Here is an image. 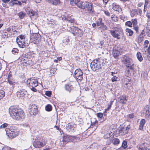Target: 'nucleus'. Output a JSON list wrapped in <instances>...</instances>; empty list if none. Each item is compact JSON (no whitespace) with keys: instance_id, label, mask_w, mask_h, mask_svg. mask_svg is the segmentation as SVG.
<instances>
[{"instance_id":"49","label":"nucleus","mask_w":150,"mask_h":150,"mask_svg":"<svg viewBox=\"0 0 150 150\" xmlns=\"http://www.w3.org/2000/svg\"><path fill=\"white\" fill-rule=\"evenodd\" d=\"M127 67V68H129L131 70H134V64H132L131 65H129V67Z\"/></svg>"},{"instance_id":"57","label":"nucleus","mask_w":150,"mask_h":150,"mask_svg":"<svg viewBox=\"0 0 150 150\" xmlns=\"http://www.w3.org/2000/svg\"><path fill=\"white\" fill-rule=\"evenodd\" d=\"M3 150H10V148L8 147L5 146L3 148Z\"/></svg>"},{"instance_id":"64","label":"nucleus","mask_w":150,"mask_h":150,"mask_svg":"<svg viewBox=\"0 0 150 150\" xmlns=\"http://www.w3.org/2000/svg\"><path fill=\"white\" fill-rule=\"evenodd\" d=\"M147 50H147L148 52V53L150 52V43L149 44V46L148 47V48L147 49Z\"/></svg>"},{"instance_id":"27","label":"nucleus","mask_w":150,"mask_h":150,"mask_svg":"<svg viewBox=\"0 0 150 150\" xmlns=\"http://www.w3.org/2000/svg\"><path fill=\"white\" fill-rule=\"evenodd\" d=\"M112 8L113 10L116 11L119 10V6L118 5L116 4V3H113L112 4Z\"/></svg>"},{"instance_id":"4","label":"nucleus","mask_w":150,"mask_h":150,"mask_svg":"<svg viewBox=\"0 0 150 150\" xmlns=\"http://www.w3.org/2000/svg\"><path fill=\"white\" fill-rule=\"evenodd\" d=\"M15 128L13 126H11L5 129L6 134L9 138H12L18 135V132Z\"/></svg>"},{"instance_id":"20","label":"nucleus","mask_w":150,"mask_h":150,"mask_svg":"<svg viewBox=\"0 0 150 150\" xmlns=\"http://www.w3.org/2000/svg\"><path fill=\"white\" fill-rule=\"evenodd\" d=\"M119 102L123 104H125L126 103L127 99L125 96H121L119 98Z\"/></svg>"},{"instance_id":"2","label":"nucleus","mask_w":150,"mask_h":150,"mask_svg":"<svg viewBox=\"0 0 150 150\" xmlns=\"http://www.w3.org/2000/svg\"><path fill=\"white\" fill-rule=\"evenodd\" d=\"M105 61L103 59L98 58L94 60L91 64V67L94 71H97L101 68L102 65H105Z\"/></svg>"},{"instance_id":"12","label":"nucleus","mask_w":150,"mask_h":150,"mask_svg":"<svg viewBox=\"0 0 150 150\" xmlns=\"http://www.w3.org/2000/svg\"><path fill=\"white\" fill-rule=\"evenodd\" d=\"M84 6L81 5L79 4V6H78V7L79 8H87L88 11H91L92 8V4L91 3H89L87 1L83 2Z\"/></svg>"},{"instance_id":"3","label":"nucleus","mask_w":150,"mask_h":150,"mask_svg":"<svg viewBox=\"0 0 150 150\" xmlns=\"http://www.w3.org/2000/svg\"><path fill=\"white\" fill-rule=\"evenodd\" d=\"M47 143V140L44 137L37 136L35 139L33 145L35 148H40L45 146Z\"/></svg>"},{"instance_id":"46","label":"nucleus","mask_w":150,"mask_h":150,"mask_svg":"<svg viewBox=\"0 0 150 150\" xmlns=\"http://www.w3.org/2000/svg\"><path fill=\"white\" fill-rule=\"evenodd\" d=\"M18 50L17 48H13L11 51V52L13 54H14L18 52Z\"/></svg>"},{"instance_id":"29","label":"nucleus","mask_w":150,"mask_h":150,"mask_svg":"<svg viewBox=\"0 0 150 150\" xmlns=\"http://www.w3.org/2000/svg\"><path fill=\"white\" fill-rule=\"evenodd\" d=\"M26 12L27 14L30 15V16H33L35 13V12L32 9H30L28 11H26Z\"/></svg>"},{"instance_id":"31","label":"nucleus","mask_w":150,"mask_h":150,"mask_svg":"<svg viewBox=\"0 0 150 150\" xmlns=\"http://www.w3.org/2000/svg\"><path fill=\"white\" fill-rule=\"evenodd\" d=\"M19 17L20 19L23 18L25 15V14L22 11H21L18 14Z\"/></svg>"},{"instance_id":"39","label":"nucleus","mask_w":150,"mask_h":150,"mask_svg":"<svg viewBox=\"0 0 150 150\" xmlns=\"http://www.w3.org/2000/svg\"><path fill=\"white\" fill-rule=\"evenodd\" d=\"M137 11L135 10H132L131 11L130 14L131 17H134L135 15L137 14Z\"/></svg>"},{"instance_id":"28","label":"nucleus","mask_w":150,"mask_h":150,"mask_svg":"<svg viewBox=\"0 0 150 150\" xmlns=\"http://www.w3.org/2000/svg\"><path fill=\"white\" fill-rule=\"evenodd\" d=\"M137 57L138 60L140 62H141L142 61L143 58L140 52H139L137 53Z\"/></svg>"},{"instance_id":"6","label":"nucleus","mask_w":150,"mask_h":150,"mask_svg":"<svg viewBox=\"0 0 150 150\" xmlns=\"http://www.w3.org/2000/svg\"><path fill=\"white\" fill-rule=\"evenodd\" d=\"M68 30L74 36L81 37L83 35V31L78 28L72 26V28H69Z\"/></svg>"},{"instance_id":"47","label":"nucleus","mask_w":150,"mask_h":150,"mask_svg":"<svg viewBox=\"0 0 150 150\" xmlns=\"http://www.w3.org/2000/svg\"><path fill=\"white\" fill-rule=\"evenodd\" d=\"M131 83H130V81L128 83V84H127V85H125V88H127L128 89H129L131 87Z\"/></svg>"},{"instance_id":"52","label":"nucleus","mask_w":150,"mask_h":150,"mask_svg":"<svg viewBox=\"0 0 150 150\" xmlns=\"http://www.w3.org/2000/svg\"><path fill=\"white\" fill-rule=\"evenodd\" d=\"M97 116L98 117L101 118L103 116V114L101 112L98 113L97 114Z\"/></svg>"},{"instance_id":"25","label":"nucleus","mask_w":150,"mask_h":150,"mask_svg":"<svg viewBox=\"0 0 150 150\" xmlns=\"http://www.w3.org/2000/svg\"><path fill=\"white\" fill-rule=\"evenodd\" d=\"M25 92L20 90L17 92V95L19 97H23L25 95Z\"/></svg>"},{"instance_id":"32","label":"nucleus","mask_w":150,"mask_h":150,"mask_svg":"<svg viewBox=\"0 0 150 150\" xmlns=\"http://www.w3.org/2000/svg\"><path fill=\"white\" fill-rule=\"evenodd\" d=\"M126 31L129 33V36H132L133 34V31L129 28H126Z\"/></svg>"},{"instance_id":"26","label":"nucleus","mask_w":150,"mask_h":150,"mask_svg":"<svg viewBox=\"0 0 150 150\" xmlns=\"http://www.w3.org/2000/svg\"><path fill=\"white\" fill-rule=\"evenodd\" d=\"M61 3L60 0H52L51 4L56 6L59 5Z\"/></svg>"},{"instance_id":"53","label":"nucleus","mask_w":150,"mask_h":150,"mask_svg":"<svg viewBox=\"0 0 150 150\" xmlns=\"http://www.w3.org/2000/svg\"><path fill=\"white\" fill-rule=\"evenodd\" d=\"M130 119L133 118L134 117V115L133 114H130L128 116Z\"/></svg>"},{"instance_id":"55","label":"nucleus","mask_w":150,"mask_h":150,"mask_svg":"<svg viewBox=\"0 0 150 150\" xmlns=\"http://www.w3.org/2000/svg\"><path fill=\"white\" fill-rule=\"evenodd\" d=\"M97 122V121H96L94 122H93V123H92L91 124V126L94 125L95 126V129H96L97 127L96 125V124Z\"/></svg>"},{"instance_id":"54","label":"nucleus","mask_w":150,"mask_h":150,"mask_svg":"<svg viewBox=\"0 0 150 150\" xmlns=\"http://www.w3.org/2000/svg\"><path fill=\"white\" fill-rule=\"evenodd\" d=\"M110 137V135L109 134H105L104 137V138L105 139H107V138H109Z\"/></svg>"},{"instance_id":"40","label":"nucleus","mask_w":150,"mask_h":150,"mask_svg":"<svg viewBox=\"0 0 150 150\" xmlns=\"http://www.w3.org/2000/svg\"><path fill=\"white\" fill-rule=\"evenodd\" d=\"M126 25L128 26L129 27H132V23L131 21H127L125 23Z\"/></svg>"},{"instance_id":"41","label":"nucleus","mask_w":150,"mask_h":150,"mask_svg":"<svg viewBox=\"0 0 150 150\" xmlns=\"http://www.w3.org/2000/svg\"><path fill=\"white\" fill-rule=\"evenodd\" d=\"M111 18L112 19V20L114 21H117L118 20V18L115 15H112L111 16Z\"/></svg>"},{"instance_id":"62","label":"nucleus","mask_w":150,"mask_h":150,"mask_svg":"<svg viewBox=\"0 0 150 150\" xmlns=\"http://www.w3.org/2000/svg\"><path fill=\"white\" fill-rule=\"evenodd\" d=\"M10 0H2V1L5 4L7 3Z\"/></svg>"},{"instance_id":"7","label":"nucleus","mask_w":150,"mask_h":150,"mask_svg":"<svg viewBox=\"0 0 150 150\" xmlns=\"http://www.w3.org/2000/svg\"><path fill=\"white\" fill-rule=\"evenodd\" d=\"M77 138V137L73 136L66 135L64 136L62 141L63 143V145L62 146L66 144L69 142L76 140Z\"/></svg>"},{"instance_id":"51","label":"nucleus","mask_w":150,"mask_h":150,"mask_svg":"<svg viewBox=\"0 0 150 150\" xmlns=\"http://www.w3.org/2000/svg\"><path fill=\"white\" fill-rule=\"evenodd\" d=\"M117 77L115 76H114L112 78V81L113 82H114L115 81H116Z\"/></svg>"},{"instance_id":"13","label":"nucleus","mask_w":150,"mask_h":150,"mask_svg":"<svg viewBox=\"0 0 150 150\" xmlns=\"http://www.w3.org/2000/svg\"><path fill=\"white\" fill-rule=\"evenodd\" d=\"M143 113L145 115V117L148 119L150 116V107L147 105L145 106L143 110Z\"/></svg>"},{"instance_id":"24","label":"nucleus","mask_w":150,"mask_h":150,"mask_svg":"<svg viewBox=\"0 0 150 150\" xmlns=\"http://www.w3.org/2000/svg\"><path fill=\"white\" fill-rule=\"evenodd\" d=\"M80 0H71L70 4L73 6L77 5L78 7V6H79L78 3L80 2Z\"/></svg>"},{"instance_id":"43","label":"nucleus","mask_w":150,"mask_h":150,"mask_svg":"<svg viewBox=\"0 0 150 150\" xmlns=\"http://www.w3.org/2000/svg\"><path fill=\"white\" fill-rule=\"evenodd\" d=\"M99 20V21H97L96 23V24L97 26H100L102 25V24L103 23H102V19L100 18Z\"/></svg>"},{"instance_id":"22","label":"nucleus","mask_w":150,"mask_h":150,"mask_svg":"<svg viewBox=\"0 0 150 150\" xmlns=\"http://www.w3.org/2000/svg\"><path fill=\"white\" fill-rule=\"evenodd\" d=\"M146 121L145 119H142L140 121L139 125V129L140 130H142L143 129L144 125H145Z\"/></svg>"},{"instance_id":"21","label":"nucleus","mask_w":150,"mask_h":150,"mask_svg":"<svg viewBox=\"0 0 150 150\" xmlns=\"http://www.w3.org/2000/svg\"><path fill=\"white\" fill-rule=\"evenodd\" d=\"M112 54L113 56L116 58L120 54V52L119 51L115 48L113 50Z\"/></svg>"},{"instance_id":"33","label":"nucleus","mask_w":150,"mask_h":150,"mask_svg":"<svg viewBox=\"0 0 150 150\" xmlns=\"http://www.w3.org/2000/svg\"><path fill=\"white\" fill-rule=\"evenodd\" d=\"M45 110L47 111H50L52 110V106L50 105H47L45 108Z\"/></svg>"},{"instance_id":"56","label":"nucleus","mask_w":150,"mask_h":150,"mask_svg":"<svg viewBox=\"0 0 150 150\" xmlns=\"http://www.w3.org/2000/svg\"><path fill=\"white\" fill-rule=\"evenodd\" d=\"M51 93L50 92V91H47L46 92L45 94L48 96H50Z\"/></svg>"},{"instance_id":"15","label":"nucleus","mask_w":150,"mask_h":150,"mask_svg":"<svg viewBox=\"0 0 150 150\" xmlns=\"http://www.w3.org/2000/svg\"><path fill=\"white\" fill-rule=\"evenodd\" d=\"M132 25L134 28V30L137 33H138L139 27L137 25V19H132L131 20Z\"/></svg>"},{"instance_id":"36","label":"nucleus","mask_w":150,"mask_h":150,"mask_svg":"<svg viewBox=\"0 0 150 150\" xmlns=\"http://www.w3.org/2000/svg\"><path fill=\"white\" fill-rule=\"evenodd\" d=\"M5 93L2 90H0V100L2 99L5 96Z\"/></svg>"},{"instance_id":"37","label":"nucleus","mask_w":150,"mask_h":150,"mask_svg":"<svg viewBox=\"0 0 150 150\" xmlns=\"http://www.w3.org/2000/svg\"><path fill=\"white\" fill-rule=\"evenodd\" d=\"M67 17L66 18L67 21H69V22L71 23H74L75 21L73 19H72L70 15H68L67 16Z\"/></svg>"},{"instance_id":"10","label":"nucleus","mask_w":150,"mask_h":150,"mask_svg":"<svg viewBox=\"0 0 150 150\" xmlns=\"http://www.w3.org/2000/svg\"><path fill=\"white\" fill-rule=\"evenodd\" d=\"M132 61L130 58L125 55L123 56L122 60V63L125 64L126 67H129V65L131 64Z\"/></svg>"},{"instance_id":"38","label":"nucleus","mask_w":150,"mask_h":150,"mask_svg":"<svg viewBox=\"0 0 150 150\" xmlns=\"http://www.w3.org/2000/svg\"><path fill=\"white\" fill-rule=\"evenodd\" d=\"M25 39V37L24 36L20 35L17 37L16 39V42H19L20 39Z\"/></svg>"},{"instance_id":"18","label":"nucleus","mask_w":150,"mask_h":150,"mask_svg":"<svg viewBox=\"0 0 150 150\" xmlns=\"http://www.w3.org/2000/svg\"><path fill=\"white\" fill-rule=\"evenodd\" d=\"M8 83L11 85H15L16 82L14 79L13 78L11 75H9L8 78Z\"/></svg>"},{"instance_id":"48","label":"nucleus","mask_w":150,"mask_h":150,"mask_svg":"<svg viewBox=\"0 0 150 150\" xmlns=\"http://www.w3.org/2000/svg\"><path fill=\"white\" fill-rule=\"evenodd\" d=\"M100 27L103 28L104 30H107V27L106 25H105L103 23L102 24V25Z\"/></svg>"},{"instance_id":"59","label":"nucleus","mask_w":150,"mask_h":150,"mask_svg":"<svg viewBox=\"0 0 150 150\" xmlns=\"http://www.w3.org/2000/svg\"><path fill=\"white\" fill-rule=\"evenodd\" d=\"M111 106L112 105L109 104L108 105V108L107 109H105V111H108L111 108Z\"/></svg>"},{"instance_id":"11","label":"nucleus","mask_w":150,"mask_h":150,"mask_svg":"<svg viewBox=\"0 0 150 150\" xmlns=\"http://www.w3.org/2000/svg\"><path fill=\"white\" fill-rule=\"evenodd\" d=\"M27 83L28 84L30 87H36L38 85V82L36 79L30 78L28 79L27 81Z\"/></svg>"},{"instance_id":"61","label":"nucleus","mask_w":150,"mask_h":150,"mask_svg":"<svg viewBox=\"0 0 150 150\" xmlns=\"http://www.w3.org/2000/svg\"><path fill=\"white\" fill-rule=\"evenodd\" d=\"M146 16L148 18V20L150 21V13H147Z\"/></svg>"},{"instance_id":"63","label":"nucleus","mask_w":150,"mask_h":150,"mask_svg":"<svg viewBox=\"0 0 150 150\" xmlns=\"http://www.w3.org/2000/svg\"><path fill=\"white\" fill-rule=\"evenodd\" d=\"M58 61H60L62 60V58L61 57H57Z\"/></svg>"},{"instance_id":"58","label":"nucleus","mask_w":150,"mask_h":150,"mask_svg":"<svg viewBox=\"0 0 150 150\" xmlns=\"http://www.w3.org/2000/svg\"><path fill=\"white\" fill-rule=\"evenodd\" d=\"M35 87H31L30 88L34 92H36L37 91V89L35 88Z\"/></svg>"},{"instance_id":"14","label":"nucleus","mask_w":150,"mask_h":150,"mask_svg":"<svg viewBox=\"0 0 150 150\" xmlns=\"http://www.w3.org/2000/svg\"><path fill=\"white\" fill-rule=\"evenodd\" d=\"M29 110L30 114L31 115L37 114L38 112L37 106L33 105L30 107Z\"/></svg>"},{"instance_id":"8","label":"nucleus","mask_w":150,"mask_h":150,"mask_svg":"<svg viewBox=\"0 0 150 150\" xmlns=\"http://www.w3.org/2000/svg\"><path fill=\"white\" fill-rule=\"evenodd\" d=\"M130 127L129 125L127 126L122 127L121 126L118 129V133L120 135H123L127 134L130 129Z\"/></svg>"},{"instance_id":"5","label":"nucleus","mask_w":150,"mask_h":150,"mask_svg":"<svg viewBox=\"0 0 150 150\" xmlns=\"http://www.w3.org/2000/svg\"><path fill=\"white\" fill-rule=\"evenodd\" d=\"M110 33L114 38L117 39L125 38L124 33L121 29H117L114 30H111Z\"/></svg>"},{"instance_id":"42","label":"nucleus","mask_w":150,"mask_h":150,"mask_svg":"<svg viewBox=\"0 0 150 150\" xmlns=\"http://www.w3.org/2000/svg\"><path fill=\"white\" fill-rule=\"evenodd\" d=\"M130 81V80L126 78L124 79V86H125V85H127V84H128V83H129Z\"/></svg>"},{"instance_id":"45","label":"nucleus","mask_w":150,"mask_h":150,"mask_svg":"<svg viewBox=\"0 0 150 150\" xmlns=\"http://www.w3.org/2000/svg\"><path fill=\"white\" fill-rule=\"evenodd\" d=\"M8 124L6 123H4L3 124L1 125L0 126V128H4L7 127H8Z\"/></svg>"},{"instance_id":"44","label":"nucleus","mask_w":150,"mask_h":150,"mask_svg":"<svg viewBox=\"0 0 150 150\" xmlns=\"http://www.w3.org/2000/svg\"><path fill=\"white\" fill-rule=\"evenodd\" d=\"M122 146L124 149L127 147V142L126 141H124L122 144Z\"/></svg>"},{"instance_id":"17","label":"nucleus","mask_w":150,"mask_h":150,"mask_svg":"<svg viewBox=\"0 0 150 150\" xmlns=\"http://www.w3.org/2000/svg\"><path fill=\"white\" fill-rule=\"evenodd\" d=\"M137 147L139 150H147L146 144L145 143L138 145Z\"/></svg>"},{"instance_id":"16","label":"nucleus","mask_w":150,"mask_h":150,"mask_svg":"<svg viewBox=\"0 0 150 150\" xmlns=\"http://www.w3.org/2000/svg\"><path fill=\"white\" fill-rule=\"evenodd\" d=\"M19 41L17 42V43L21 48H24L27 45V43L25 41V39H20Z\"/></svg>"},{"instance_id":"60","label":"nucleus","mask_w":150,"mask_h":150,"mask_svg":"<svg viewBox=\"0 0 150 150\" xmlns=\"http://www.w3.org/2000/svg\"><path fill=\"white\" fill-rule=\"evenodd\" d=\"M104 13L107 16H110V13L108 11H105Z\"/></svg>"},{"instance_id":"34","label":"nucleus","mask_w":150,"mask_h":150,"mask_svg":"<svg viewBox=\"0 0 150 150\" xmlns=\"http://www.w3.org/2000/svg\"><path fill=\"white\" fill-rule=\"evenodd\" d=\"M112 142L113 144L117 145L119 144L120 140L118 139H114L112 140Z\"/></svg>"},{"instance_id":"1","label":"nucleus","mask_w":150,"mask_h":150,"mask_svg":"<svg viewBox=\"0 0 150 150\" xmlns=\"http://www.w3.org/2000/svg\"><path fill=\"white\" fill-rule=\"evenodd\" d=\"M9 112L11 117L14 120L21 121L25 118V114L21 108L11 106L9 109Z\"/></svg>"},{"instance_id":"50","label":"nucleus","mask_w":150,"mask_h":150,"mask_svg":"<svg viewBox=\"0 0 150 150\" xmlns=\"http://www.w3.org/2000/svg\"><path fill=\"white\" fill-rule=\"evenodd\" d=\"M144 0L145 1V3L144 6V11L145 12L147 9H146L147 6V5L148 4H147V2L146 1V0Z\"/></svg>"},{"instance_id":"19","label":"nucleus","mask_w":150,"mask_h":150,"mask_svg":"<svg viewBox=\"0 0 150 150\" xmlns=\"http://www.w3.org/2000/svg\"><path fill=\"white\" fill-rule=\"evenodd\" d=\"M34 41H36V42H39L40 39L41 35L38 33L34 34L33 35Z\"/></svg>"},{"instance_id":"35","label":"nucleus","mask_w":150,"mask_h":150,"mask_svg":"<svg viewBox=\"0 0 150 150\" xmlns=\"http://www.w3.org/2000/svg\"><path fill=\"white\" fill-rule=\"evenodd\" d=\"M144 36L141 35H140L138 38V41L139 43H141L143 40L144 39Z\"/></svg>"},{"instance_id":"9","label":"nucleus","mask_w":150,"mask_h":150,"mask_svg":"<svg viewBox=\"0 0 150 150\" xmlns=\"http://www.w3.org/2000/svg\"><path fill=\"white\" fill-rule=\"evenodd\" d=\"M83 73L80 69H76L74 72V76L76 80L81 81L83 79Z\"/></svg>"},{"instance_id":"30","label":"nucleus","mask_w":150,"mask_h":150,"mask_svg":"<svg viewBox=\"0 0 150 150\" xmlns=\"http://www.w3.org/2000/svg\"><path fill=\"white\" fill-rule=\"evenodd\" d=\"M65 88L67 90L70 91L72 90V87L71 85L67 84L65 86Z\"/></svg>"},{"instance_id":"23","label":"nucleus","mask_w":150,"mask_h":150,"mask_svg":"<svg viewBox=\"0 0 150 150\" xmlns=\"http://www.w3.org/2000/svg\"><path fill=\"white\" fill-rule=\"evenodd\" d=\"M74 125L71 123H69L67 127V129L69 131H72L74 129Z\"/></svg>"}]
</instances>
